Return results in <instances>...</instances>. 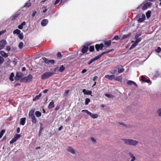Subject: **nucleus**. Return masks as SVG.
Returning a JSON list of instances; mask_svg holds the SVG:
<instances>
[{"mask_svg": "<svg viewBox=\"0 0 161 161\" xmlns=\"http://www.w3.org/2000/svg\"><path fill=\"white\" fill-rule=\"evenodd\" d=\"M41 96V93H40L39 95H36L35 97L33 98V101H35L37 100H39Z\"/></svg>", "mask_w": 161, "mask_h": 161, "instance_id": "obj_22", "label": "nucleus"}, {"mask_svg": "<svg viewBox=\"0 0 161 161\" xmlns=\"http://www.w3.org/2000/svg\"><path fill=\"white\" fill-rule=\"evenodd\" d=\"M54 106V102L52 100L49 104L48 108L49 109H51Z\"/></svg>", "mask_w": 161, "mask_h": 161, "instance_id": "obj_26", "label": "nucleus"}, {"mask_svg": "<svg viewBox=\"0 0 161 161\" xmlns=\"http://www.w3.org/2000/svg\"><path fill=\"white\" fill-rule=\"evenodd\" d=\"M119 39V37H118V36H115L113 38V39L114 40H117L118 39Z\"/></svg>", "mask_w": 161, "mask_h": 161, "instance_id": "obj_53", "label": "nucleus"}, {"mask_svg": "<svg viewBox=\"0 0 161 161\" xmlns=\"http://www.w3.org/2000/svg\"><path fill=\"white\" fill-rule=\"evenodd\" d=\"M130 157L131 158V159L130 160V161H133L134 160H135L136 159V158L133 155V153L131 152H130L128 153Z\"/></svg>", "mask_w": 161, "mask_h": 161, "instance_id": "obj_18", "label": "nucleus"}, {"mask_svg": "<svg viewBox=\"0 0 161 161\" xmlns=\"http://www.w3.org/2000/svg\"><path fill=\"white\" fill-rule=\"evenodd\" d=\"M4 61V59L1 56H0V64H2Z\"/></svg>", "mask_w": 161, "mask_h": 161, "instance_id": "obj_50", "label": "nucleus"}, {"mask_svg": "<svg viewBox=\"0 0 161 161\" xmlns=\"http://www.w3.org/2000/svg\"><path fill=\"white\" fill-rule=\"evenodd\" d=\"M6 49H7L8 51H10V49H11V48H10V47L9 46H6Z\"/></svg>", "mask_w": 161, "mask_h": 161, "instance_id": "obj_58", "label": "nucleus"}, {"mask_svg": "<svg viewBox=\"0 0 161 161\" xmlns=\"http://www.w3.org/2000/svg\"><path fill=\"white\" fill-rule=\"evenodd\" d=\"M127 84L128 85H131L132 84H134L135 86H137V85L135 83V82L134 81H132V80H128L127 81Z\"/></svg>", "mask_w": 161, "mask_h": 161, "instance_id": "obj_21", "label": "nucleus"}, {"mask_svg": "<svg viewBox=\"0 0 161 161\" xmlns=\"http://www.w3.org/2000/svg\"><path fill=\"white\" fill-rule=\"evenodd\" d=\"M5 132V131L4 130H2L0 132V138H1L2 137Z\"/></svg>", "mask_w": 161, "mask_h": 161, "instance_id": "obj_45", "label": "nucleus"}, {"mask_svg": "<svg viewBox=\"0 0 161 161\" xmlns=\"http://www.w3.org/2000/svg\"><path fill=\"white\" fill-rule=\"evenodd\" d=\"M7 44L6 41L4 39L0 41V50L3 49Z\"/></svg>", "mask_w": 161, "mask_h": 161, "instance_id": "obj_8", "label": "nucleus"}, {"mask_svg": "<svg viewBox=\"0 0 161 161\" xmlns=\"http://www.w3.org/2000/svg\"><path fill=\"white\" fill-rule=\"evenodd\" d=\"M25 24L26 23L25 22H23L20 25L18 26V27L19 29H22L23 28V26L25 25Z\"/></svg>", "mask_w": 161, "mask_h": 161, "instance_id": "obj_24", "label": "nucleus"}, {"mask_svg": "<svg viewBox=\"0 0 161 161\" xmlns=\"http://www.w3.org/2000/svg\"><path fill=\"white\" fill-rule=\"evenodd\" d=\"M82 92L85 95H91L92 94V92L90 90H87L85 89L83 90Z\"/></svg>", "mask_w": 161, "mask_h": 161, "instance_id": "obj_16", "label": "nucleus"}, {"mask_svg": "<svg viewBox=\"0 0 161 161\" xmlns=\"http://www.w3.org/2000/svg\"><path fill=\"white\" fill-rule=\"evenodd\" d=\"M123 140L125 144L134 146H136L139 143L138 141L132 139H124Z\"/></svg>", "mask_w": 161, "mask_h": 161, "instance_id": "obj_1", "label": "nucleus"}, {"mask_svg": "<svg viewBox=\"0 0 161 161\" xmlns=\"http://www.w3.org/2000/svg\"><path fill=\"white\" fill-rule=\"evenodd\" d=\"M105 77L109 80H112L115 79V75H107L105 76Z\"/></svg>", "mask_w": 161, "mask_h": 161, "instance_id": "obj_13", "label": "nucleus"}, {"mask_svg": "<svg viewBox=\"0 0 161 161\" xmlns=\"http://www.w3.org/2000/svg\"><path fill=\"white\" fill-rule=\"evenodd\" d=\"M19 15V14H15L12 17V20L15 19Z\"/></svg>", "mask_w": 161, "mask_h": 161, "instance_id": "obj_43", "label": "nucleus"}, {"mask_svg": "<svg viewBox=\"0 0 161 161\" xmlns=\"http://www.w3.org/2000/svg\"><path fill=\"white\" fill-rule=\"evenodd\" d=\"M151 12L150 10H148L147 12H146V17L147 19L150 18L151 16Z\"/></svg>", "mask_w": 161, "mask_h": 161, "instance_id": "obj_28", "label": "nucleus"}, {"mask_svg": "<svg viewBox=\"0 0 161 161\" xmlns=\"http://www.w3.org/2000/svg\"><path fill=\"white\" fill-rule=\"evenodd\" d=\"M111 44V41H106L104 42V46L106 47H108Z\"/></svg>", "mask_w": 161, "mask_h": 161, "instance_id": "obj_19", "label": "nucleus"}, {"mask_svg": "<svg viewBox=\"0 0 161 161\" xmlns=\"http://www.w3.org/2000/svg\"><path fill=\"white\" fill-rule=\"evenodd\" d=\"M32 78V76L31 74H29L27 76L24 77L22 80L24 81L29 83L31 81Z\"/></svg>", "mask_w": 161, "mask_h": 161, "instance_id": "obj_5", "label": "nucleus"}, {"mask_svg": "<svg viewBox=\"0 0 161 161\" xmlns=\"http://www.w3.org/2000/svg\"><path fill=\"white\" fill-rule=\"evenodd\" d=\"M26 119L25 118H21L20 120V124L22 125H24L25 123Z\"/></svg>", "mask_w": 161, "mask_h": 161, "instance_id": "obj_23", "label": "nucleus"}, {"mask_svg": "<svg viewBox=\"0 0 161 161\" xmlns=\"http://www.w3.org/2000/svg\"><path fill=\"white\" fill-rule=\"evenodd\" d=\"M18 35V37L20 40H22L24 38V35L22 33H20Z\"/></svg>", "mask_w": 161, "mask_h": 161, "instance_id": "obj_35", "label": "nucleus"}, {"mask_svg": "<svg viewBox=\"0 0 161 161\" xmlns=\"http://www.w3.org/2000/svg\"><path fill=\"white\" fill-rule=\"evenodd\" d=\"M124 70V69L122 66H120L118 68V72L120 73L123 72Z\"/></svg>", "mask_w": 161, "mask_h": 161, "instance_id": "obj_25", "label": "nucleus"}, {"mask_svg": "<svg viewBox=\"0 0 161 161\" xmlns=\"http://www.w3.org/2000/svg\"><path fill=\"white\" fill-rule=\"evenodd\" d=\"M137 45V44L136 43L134 42V43L130 47V49H131L135 48Z\"/></svg>", "mask_w": 161, "mask_h": 161, "instance_id": "obj_36", "label": "nucleus"}, {"mask_svg": "<svg viewBox=\"0 0 161 161\" xmlns=\"http://www.w3.org/2000/svg\"><path fill=\"white\" fill-rule=\"evenodd\" d=\"M35 115L36 117H39L41 116V113L39 111H36L35 112Z\"/></svg>", "mask_w": 161, "mask_h": 161, "instance_id": "obj_31", "label": "nucleus"}, {"mask_svg": "<svg viewBox=\"0 0 161 161\" xmlns=\"http://www.w3.org/2000/svg\"><path fill=\"white\" fill-rule=\"evenodd\" d=\"M95 60L94 59V58H93L88 63V65L90 64H91L93 61H94Z\"/></svg>", "mask_w": 161, "mask_h": 161, "instance_id": "obj_49", "label": "nucleus"}, {"mask_svg": "<svg viewBox=\"0 0 161 161\" xmlns=\"http://www.w3.org/2000/svg\"><path fill=\"white\" fill-rule=\"evenodd\" d=\"M42 59L44 61L45 63H48L49 60H48L47 58L45 57H43L42 58Z\"/></svg>", "mask_w": 161, "mask_h": 161, "instance_id": "obj_39", "label": "nucleus"}, {"mask_svg": "<svg viewBox=\"0 0 161 161\" xmlns=\"http://www.w3.org/2000/svg\"><path fill=\"white\" fill-rule=\"evenodd\" d=\"M6 32V31H0V36L3 34H4Z\"/></svg>", "mask_w": 161, "mask_h": 161, "instance_id": "obj_57", "label": "nucleus"}, {"mask_svg": "<svg viewBox=\"0 0 161 161\" xmlns=\"http://www.w3.org/2000/svg\"><path fill=\"white\" fill-rule=\"evenodd\" d=\"M31 3H27L25 4V5H24V7H29L30 6H31Z\"/></svg>", "mask_w": 161, "mask_h": 161, "instance_id": "obj_46", "label": "nucleus"}, {"mask_svg": "<svg viewBox=\"0 0 161 161\" xmlns=\"http://www.w3.org/2000/svg\"><path fill=\"white\" fill-rule=\"evenodd\" d=\"M47 91H48V90L45 89L43 91V93H47Z\"/></svg>", "mask_w": 161, "mask_h": 161, "instance_id": "obj_64", "label": "nucleus"}, {"mask_svg": "<svg viewBox=\"0 0 161 161\" xmlns=\"http://www.w3.org/2000/svg\"><path fill=\"white\" fill-rule=\"evenodd\" d=\"M103 44H96L95 45V48L96 50L98 51L99 49L101 50L103 47Z\"/></svg>", "mask_w": 161, "mask_h": 161, "instance_id": "obj_12", "label": "nucleus"}, {"mask_svg": "<svg viewBox=\"0 0 161 161\" xmlns=\"http://www.w3.org/2000/svg\"><path fill=\"white\" fill-rule=\"evenodd\" d=\"M65 69V67L63 65H61L59 68H56L54 70V72L55 73V72L57 71H58L60 72H63Z\"/></svg>", "mask_w": 161, "mask_h": 161, "instance_id": "obj_11", "label": "nucleus"}, {"mask_svg": "<svg viewBox=\"0 0 161 161\" xmlns=\"http://www.w3.org/2000/svg\"><path fill=\"white\" fill-rule=\"evenodd\" d=\"M94 50V47L93 46H91L89 47V51L90 52L93 51Z\"/></svg>", "mask_w": 161, "mask_h": 161, "instance_id": "obj_48", "label": "nucleus"}, {"mask_svg": "<svg viewBox=\"0 0 161 161\" xmlns=\"http://www.w3.org/2000/svg\"><path fill=\"white\" fill-rule=\"evenodd\" d=\"M20 78V76L19 75L18 73H17L16 74V76L15 77V80H18Z\"/></svg>", "mask_w": 161, "mask_h": 161, "instance_id": "obj_44", "label": "nucleus"}, {"mask_svg": "<svg viewBox=\"0 0 161 161\" xmlns=\"http://www.w3.org/2000/svg\"><path fill=\"white\" fill-rule=\"evenodd\" d=\"M104 95L108 98H112L114 97L113 95L105 93Z\"/></svg>", "mask_w": 161, "mask_h": 161, "instance_id": "obj_41", "label": "nucleus"}, {"mask_svg": "<svg viewBox=\"0 0 161 161\" xmlns=\"http://www.w3.org/2000/svg\"><path fill=\"white\" fill-rule=\"evenodd\" d=\"M97 78V76H94L93 78V80L95 81Z\"/></svg>", "mask_w": 161, "mask_h": 161, "instance_id": "obj_63", "label": "nucleus"}, {"mask_svg": "<svg viewBox=\"0 0 161 161\" xmlns=\"http://www.w3.org/2000/svg\"><path fill=\"white\" fill-rule=\"evenodd\" d=\"M14 76V74L13 73H12L9 76V79L11 81H13L14 80V79H13Z\"/></svg>", "mask_w": 161, "mask_h": 161, "instance_id": "obj_30", "label": "nucleus"}, {"mask_svg": "<svg viewBox=\"0 0 161 161\" xmlns=\"http://www.w3.org/2000/svg\"><path fill=\"white\" fill-rule=\"evenodd\" d=\"M88 47L87 46H84L81 49V51L82 53H86L88 50Z\"/></svg>", "mask_w": 161, "mask_h": 161, "instance_id": "obj_17", "label": "nucleus"}, {"mask_svg": "<svg viewBox=\"0 0 161 161\" xmlns=\"http://www.w3.org/2000/svg\"><path fill=\"white\" fill-rule=\"evenodd\" d=\"M152 4V3L150 2L146 3L145 4L142 3L137 7V9H139L142 8L143 10H146L148 7L151 6Z\"/></svg>", "mask_w": 161, "mask_h": 161, "instance_id": "obj_2", "label": "nucleus"}, {"mask_svg": "<svg viewBox=\"0 0 161 161\" xmlns=\"http://www.w3.org/2000/svg\"><path fill=\"white\" fill-rule=\"evenodd\" d=\"M17 133H19L20 131V129L19 127H18L17 129Z\"/></svg>", "mask_w": 161, "mask_h": 161, "instance_id": "obj_61", "label": "nucleus"}, {"mask_svg": "<svg viewBox=\"0 0 161 161\" xmlns=\"http://www.w3.org/2000/svg\"><path fill=\"white\" fill-rule=\"evenodd\" d=\"M111 50H110L108 51L103 52L101 54L95 57V58H94V59L95 60L98 59H99L102 56H103V54L108 53L110 52H111Z\"/></svg>", "mask_w": 161, "mask_h": 161, "instance_id": "obj_9", "label": "nucleus"}, {"mask_svg": "<svg viewBox=\"0 0 161 161\" xmlns=\"http://www.w3.org/2000/svg\"><path fill=\"white\" fill-rule=\"evenodd\" d=\"M36 13V11H34L32 13V17H34Z\"/></svg>", "mask_w": 161, "mask_h": 161, "instance_id": "obj_56", "label": "nucleus"}, {"mask_svg": "<svg viewBox=\"0 0 161 161\" xmlns=\"http://www.w3.org/2000/svg\"><path fill=\"white\" fill-rule=\"evenodd\" d=\"M116 69H113V70H112L110 72V73L112 74H115V73H116Z\"/></svg>", "mask_w": 161, "mask_h": 161, "instance_id": "obj_51", "label": "nucleus"}, {"mask_svg": "<svg viewBox=\"0 0 161 161\" xmlns=\"http://www.w3.org/2000/svg\"><path fill=\"white\" fill-rule=\"evenodd\" d=\"M136 18H138L137 20L138 22L141 23L145 19L146 17L144 14H140L136 16Z\"/></svg>", "mask_w": 161, "mask_h": 161, "instance_id": "obj_4", "label": "nucleus"}, {"mask_svg": "<svg viewBox=\"0 0 161 161\" xmlns=\"http://www.w3.org/2000/svg\"><path fill=\"white\" fill-rule=\"evenodd\" d=\"M60 0H56L55 2L54 3V5L57 4L60 1Z\"/></svg>", "mask_w": 161, "mask_h": 161, "instance_id": "obj_60", "label": "nucleus"}, {"mask_svg": "<svg viewBox=\"0 0 161 161\" xmlns=\"http://www.w3.org/2000/svg\"><path fill=\"white\" fill-rule=\"evenodd\" d=\"M155 51L157 53H159L161 51V48L159 47H158L155 49Z\"/></svg>", "mask_w": 161, "mask_h": 161, "instance_id": "obj_42", "label": "nucleus"}, {"mask_svg": "<svg viewBox=\"0 0 161 161\" xmlns=\"http://www.w3.org/2000/svg\"><path fill=\"white\" fill-rule=\"evenodd\" d=\"M91 141L94 143H95L96 142V141L95 140V138L93 137H91Z\"/></svg>", "mask_w": 161, "mask_h": 161, "instance_id": "obj_55", "label": "nucleus"}, {"mask_svg": "<svg viewBox=\"0 0 161 161\" xmlns=\"http://www.w3.org/2000/svg\"><path fill=\"white\" fill-rule=\"evenodd\" d=\"M82 112H85L88 114L90 115L93 119H96L98 116V115L97 114H92L91 112L87 110H82Z\"/></svg>", "mask_w": 161, "mask_h": 161, "instance_id": "obj_6", "label": "nucleus"}, {"mask_svg": "<svg viewBox=\"0 0 161 161\" xmlns=\"http://www.w3.org/2000/svg\"><path fill=\"white\" fill-rule=\"evenodd\" d=\"M48 20L47 19H44L41 22V25L42 26H46L48 24Z\"/></svg>", "mask_w": 161, "mask_h": 161, "instance_id": "obj_14", "label": "nucleus"}, {"mask_svg": "<svg viewBox=\"0 0 161 161\" xmlns=\"http://www.w3.org/2000/svg\"><path fill=\"white\" fill-rule=\"evenodd\" d=\"M0 54L4 58L7 57L8 56V54L5 53L3 51H1L0 52Z\"/></svg>", "mask_w": 161, "mask_h": 161, "instance_id": "obj_20", "label": "nucleus"}, {"mask_svg": "<svg viewBox=\"0 0 161 161\" xmlns=\"http://www.w3.org/2000/svg\"><path fill=\"white\" fill-rule=\"evenodd\" d=\"M20 136H21L20 134H16L14 137L10 141V144H13L15 142Z\"/></svg>", "mask_w": 161, "mask_h": 161, "instance_id": "obj_7", "label": "nucleus"}, {"mask_svg": "<svg viewBox=\"0 0 161 161\" xmlns=\"http://www.w3.org/2000/svg\"><path fill=\"white\" fill-rule=\"evenodd\" d=\"M57 57L58 58H61L62 57L61 54L59 52L57 53Z\"/></svg>", "mask_w": 161, "mask_h": 161, "instance_id": "obj_54", "label": "nucleus"}, {"mask_svg": "<svg viewBox=\"0 0 161 161\" xmlns=\"http://www.w3.org/2000/svg\"><path fill=\"white\" fill-rule=\"evenodd\" d=\"M23 46V43L22 42H21L19 43L18 46H19V47L20 49H21L22 47Z\"/></svg>", "mask_w": 161, "mask_h": 161, "instance_id": "obj_47", "label": "nucleus"}, {"mask_svg": "<svg viewBox=\"0 0 161 161\" xmlns=\"http://www.w3.org/2000/svg\"><path fill=\"white\" fill-rule=\"evenodd\" d=\"M141 79L142 81H145V78L143 76H142L141 77Z\"/></svg>", "mask_w": 161, "mask_h": 161, "instance_id": "obj_59", "label": "nucleus"}, {"mask_svg": "<svg viewBox=\"0 0 161 161\" xmlns=\"http://www.w3.org/2000/svg\"><path fill=\"white\" fill-rule=\"evenodd\" d=\"M50 63L51 64H53L55 63V61L53 59L49 60L48 63Z\"/></svg>", "mask_w": 161, "mask_h": 161, "instance_id": "obj_52", "label": "nucleus"}, {"mask_svg": "<svg viewBox=\"0 0 161 161\" xmlns=\"http://www.w3.org/2000/svg\"><path fill=\"white\" fill-rule=\"evenodd\" d=\"M67 150L68 152L74 154L75 153V151L73 149L70 147H69L67 149Z\"/></svg>", "mask_w": 161, "mask_h": 161, "instance_id": "obj_15", "label": "nucleus"}, {"mask_svg": "<svg viewBox=\"0 0 161 161\" xmlns=\"http://www.w3.org/2000/svg\"><path fill=\"white\" fill-rule=\"evenodd\" d=\"M141 35L140 34H136L135 36V38L136 40L135 42L138 44V43L141 41L142 39L141 37L139 38V37Z\"/></svg>", "mask_w": 161, "mask_h": 161, "instance_id": "obj_10", "label": "nucleus"}, {"mask_svg": "<svg viewBox=\"0 0 161 161\" xmlns=\"http://www.w3.org/2000/svg\"><path fill=\"white\" fill-rule=\"evenodd\" d=\"M20 32L21 31L19 30L16 29L13 31V33L14 34H16L18 35L20 33Z\"/></svg>", "mask_w": 161, "mask_h": 161, "instance_id": "obj_29", "label": "nucleus"}, {"mask_svg": "<svg viewBox=\"0 0 161 161\" xmlns=\"http://www.w3.org/2000/svg\"><path fill=\"white\" fill-rule=\"evenodd\" d=\"M67 0H61V3L62 4H64L65 2H66Z\"/></svg>", "mask_w": 161, "mask_h": 161, "instance_id": "obj_62", "label": "nucleus"}, {"mask_svg": "<svg viewBox=\"0 0 161 161\" xmlns=\"http://www.w3.org/2000/svg\"><path fill=\"white\" fill-rule=\"evenodd\" d=\"M30 119H31V121L33 123L35 124L36 123V121L35 116L31 118Z\"/></svg>", "mask_w": 161, "mask_h": 161, "instance_id": "obj_33", "label": "nucleus"}, {"mask_svg": "<svg viewBox=\"0 0 161 161\" xmlns=\"http://www.w3.org/2000/svg\"><path fill=\"white\" fill-rule=\"evenodd\" d=\"M34 110L32 109L30 111L29 113V116L34 114Z\"/></svg>", "mask_w": 161, "mask_h": 161, "instance_id": "obj_37", "label": "nucleus"}, {"mask_svg": "<svg viewBox=\"0 0 161 161\" xmlns=\"http://www.w3.org/2000/svg\"><path fill=\"white\" fill-rule=\"evenodd\" d=\"M54 74L55 73L54 72L45 73L42 75L41 79L42 80L47 79Z\"/></svg>", "mask_w": 161, "mask_h": 161, "instance_id": "obj_3", "label": "nucleus"}, {"mask_svg": "<svg viewBox=\"0 0 161 161\" xmlns=\"http://www.w3.org/2000/svg\"><path fill=\"white\" fill-rule=\"evenodd\" d=\"M114 80L120 81L121 80V78L120 76H117L116 78L115 77Z\"/></svg>", "mask_w": 161, "mask_h": 161, "instance_id": "obj_40", "label": "nucleus"}, {"mask_svg": "<svg viewBox=\"0 0 161 161\" xmlns=\"http://www.w3.org/2000/svg\"><path fill=\"white\" fill-rule=\"evenodd\" d=\"M154 76L157 77H161V73L158 72H156L154 75Z\"/></svg>", "mask_w": 161, "mask_h": 161, "instance_id": "obj_32", "label": "nucleus"}, {"mask_svg": "<svg viewBox=\"0 0 161 161\" xmlns=\"http://www.w3.org/2000/svg\"><path fill=\"white\" fill-rule=\"evenodd\" d=\"M157 113L158 116H161V108L157 110Z\"/></svg>", "mask_w": 161, "mask_h": 161, "instance_id": "obj_34", "label": "nucleus"}, {"mask_svg": "<svg viewBox=\"0 0 161 161\" xmlns=\"http://www.w3.org/2000/svg\"><path fill=\"white\" fill-rule=\"evenodd\" d=\"M131 35V33H129L128 34L124 35L123 36L122 39L127 38L130 37Z\"/></svg>", "mask_w": 161, "mask_h": 161, "instance_id": "obj_27", "label": "nucleus"}, {"mask_svg": "<svg viewBox=\"0 0 161 161\" xmlns=\"http://www.w3.org/2000/svg\"><path fill=\"white\" fill-rule=\"evenodd\" d=\"M90 100L88 98H86L85 99V105H87L89 102H90Z\"/></svg>", "mask_w": 161, "mask_h": 161, "instance_id": "obj_38", "label": "nucleus"}]
</instances>
